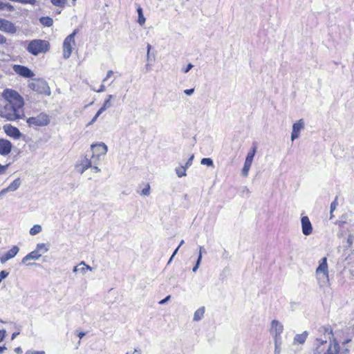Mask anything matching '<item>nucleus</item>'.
Here are the masks:
<instances>
[{"mask_svg": "<svg viewBox=\"0 0 354 354\" xmlns=\"http://www.w3.org/2000/svg\"><path fill=\"white\" fill-rule=\"evenodd\" d=\"M3 102L0 104V117L13 121L24 115L23 97L15 91L6 89L2 93Z\"/></svg>", "mask_w": 354, "mask_h": 354, "instance_id": "1", "label": "nucleus"}, {"mask_svg": "<svg viewBox=\"0 0 354 354\" xmlns=\"http://www.w3.org/2000/svg\"><path fill=\"white\" fill-rule=\"evenodd\" d=\"M316 277L319 286L322 288L330 287V281L328 276V268L326 257L321 259L319 265L315 271Z\"/></svg>", "mask_w": 354, "mask_h": 354, "instance_id": "2", "label": "nucleus"}, {"mask_svg": "<svg viewBox=\"0 0 354 354\" xmlns=\"http://www.w3.org/2000/svg\"><path fill=\"white\" fill-rule=\"evenodd\" d=\"M49 48L50 44L48 41L36 39L28 42L26 50L30 54L37 56L39 54L46 53Z\"/></svg>", "mask_w": 354, "mask_h": 354, "instance_id": "3", "label": "nucleus"}, {"mask_svg": "<svg viewBox=\"0 0 354 354\" xmlns=\"http://www.w3.org/2000/svg\"><path fill=\"white\" fill-rule=\"evenodd\" d=\"M30 89L40 94L50 95V90L47 82L42 79H34L29 83Z\"/></svg>", "mask_w": 354, "mask_h": 354, "instance_id": "4", "label": "nucleus"}, {"mask_svg": "<svg viewBox=\"0 0 354 354\" xmlns=\"http://www.w3.org/2000/svg\"><path fill=\"white\" fill-rule=\"evenodd\" d=\"M77 33V30H74L73 32L67 36L63 42V57L68 59L72 53L73 48L75 44V37Z\"/></svg>", "mask_w": 354, "mask_h": 354, "instance_id": "5", "label": "nucleus"}, {"mask_svg": "<svg viewBox=\"0 0 354 354\" xmlns=\"http://www.w3.org/2000/svg\"><path fill=\"white\" fill-rule=\"evenodd\" d=\"M50 120L48 115L44 113H41L37 116L28 118L26 120L29 127H44L49 124Z\"/></svg>", "mask_w": 354, "mask_h": 354, "instance_id": "6", "label": "nucleus"}, {"mask_svg": "<svg viewBox=\"0 0 354 354\" xmlns=\"http://www.w3.org/2000/svg\"><path fill=\"white\" fill-rule=\"evenodd\" d=\"M91 149L92 151L91 159L100 160L101 157L106 153L108 147L104 142H100L91 145Z\"/></svg>", "mask_w": 354, "mask_h": 354, "instance_id": "7", "label": "nucleus"}, {"mask_svg": "<svg viewBox=\"0 0 354 354\" xmlns=\"http://www.w3.org/2000/svg\"><path fill=\"white\" fill-rule=\"evenodd\" d=\"M256 151H257V147H254L252 148V149L250 152H248V153L246 156L244 166H243L242 171H241V174L244 177H247L248 176V172L250 169V167H251V165H252V163L253 161L254 156L256 153Z\"/></svg>", "mask_w": 354, "mask_h": 354, "instance_id": "8", "label": "nucleus"}, {"mask_svg": "<svg viewBox=\"0 0 354 354\" xmlns=\"http://www.w3.org/2000/svg\"><path fill=\"white\" fill-rule=\"evenodd\" d=\"M350 341L347 339L340 343L333 339V354H350L349 348L346 346Z\"/></svg>", "mask_w": 354, "mask_h": 354, "instance_id": "9", "label": "nucleus"}, {"mask_svg": "<svg viewBox=\"0 0 354 354\" xmlns=\"http://www.w3.org/2000/svg\"><path fill=\"white\" fill-rule=\"evenodd\" d=\"M12 69L16 74L23 77L30 78L34 76V73L25 66L15 64Z\"/></svg>", "mask_w": 354, "mask_h": 354, "instance_id": "10", "label": "nucleus"}, {"mask_svg": "<svg viewBox=\"0 0 354 354\" xmlns=\"http://www.w3.org/2000/svg\"><path fill=\"white\" fill-rule=\"evenodd\" d=\"M91 167V158H88L87 156L79 160L75 165V170L82 174L85 171Z\"/></svg>", "mask_w": 354, "mask_h": 354, "instance_id": "11", "label": "nucleus"}, {"mask_svg": "<svg viewBox=\"0 0 354 354\" xmlns=\"http://www.w3.org/2000/svg\"><path fill=\"white\" fill-rule=\"evenodd\" d=\"M283 330V325L277 320H273L271 323V333L274 339L281 340V334Z\"/></svg>", "mask_w": 354, "mask_h": 354, "instance_id": "12", "label": "nucleus"}, {"mask_svg": "<svg viewBox=\"0 0 354 354\" xmlns=\"http://www.w3.org/2000/svg\"><path fill=\"white\" fill-rule=\"evenodd\" d=\"M0 30L10 34H15L17 32V28L11 21L2 19L0 23Z\"/></svg>", "mask_w": 354, "mask_h": 354, "instance_id": "13", "label": "nucleus"}, {"mask_svg": "<svg viewBox=\"0 0 354 354\" xmlns=\"http://www.w3.org/2000/svg\"><path fill=\"white\" fill-rule=\"evenodd\" d=\"M302 233L306 235H310L313 232V226L307 216H304L301 218Z\"/></svg>", "mask_w": 354, "mask_h": 354, "instance_id": "14", "label": "nucleus"}, {"mask_svg": "<svg viewBox=\"0 0 354 354\" xmlns=\"http://www.w3.org/2000/svg\"><path fill=\"white\" fill-rule=\"evenodd\" d=\"M304 127V122L302 119L298 120L296 123L292 125V131L291 133L292 141L298 138L299 136V132Z\"/></svg>", "mask_w": 354, "mask_h": 354, "instance_id": "15", "label": "nucleus"}, {"mask_svg": "<svg viewBox=\"0 0 354 354\" xmlns=\"http://www.w3.org/2000/svg\"><path fill=\"white\" fill-rule=\"evenodd\" d=\"M19 249L17 246L14 245L9 251L3 255H0V261L1 263H5L10 259L15 257L19 252Z\"/></svg>", "mask_w": 354, "mask_h": 354, "instance_id": "16", "label": "nucleus"}, {"mask_svg": "<svg viewBox=\"0 0 354 354\" xmlns=\"http://www.w3.org/2000/svg\"><path fill=\"white\" fill-rule=\"evenodd\" d=\"M12 144L7 140L0 139V154L6 156L11 151Z\"/></svg>", "mask_w": 354, "mask_h": 354, "instance_id": "17", "label": "nucleus"}, {"mask_svg": "<svg viewBox=\"0 0 354 354\" xmlns=\"http://www.w3.org/2000/svg\"><path fill=\"white\" fill-rule=\"evenodd\" d=\"M41 256L35 250L31 252L28 253L22 259V263H25L26 261L30 260H38Z\"/></svg>", "mask_w": 354, "mask_h": 354, "instance_id": "18", "label": "nucleus"}, {"mask_svg": "<svg viewBox=\"0 0 354 354\" xmlns=\"http://www.w3.org/2000/svg\"><path fill=\"white\" fill-rule=\"evenodd\" d=\"M6 133L9 136L14 138L15 139L19 138L21 136V133L19 131V130L17 128L12 126L8 127Z\"/></svg>", "mask_w": 354, "mask_h": 354, "instance_id": "19", "label": "nucleus"}, {"mask_svg": "<svg viewBox=\"0 0 354 354\" xmlns=\"http://www.w3.org/2000/svg\"><path fill=\"white\" fill-rule=\"evenodd\" d=\"M50 249L48 243H38L35 249L41 256L46 253Z\"/></svg>", "mask_w": 354, "mask_h": 354, "instance_id": "20", "label": "nucleus"}, {"mask_svg": "<svg viewBox=\"0 0 354 354\" xmlns=\"http://www.w3.org/2000/svg\"><path fill=\"white\" fill-rule=\"evenodd\" d=\"M205 313V307H201L198 310H196L194 314L193 319L194 321H199L201 320L204 315Z\"/></svg>", "mask_w": 354, "mask_h": 354, "instance_id": "21", "label": "nucleus"}, {"mask_svg": "<svg viewBox=\"0 0 354 354\" xmlns=\"http://www.w3.org/2000/svg\"><path fill=\"white\" fill-rule=\"evenodd\" d=\"M39 22L44 26L50 27L53 24V20L50 17H42L39 19Z\"/></svg>", "mask_w": 354, "mask_h": 354, "instance_id": "22", "label": "nucleus"}, {"mask_svg": "<svg viewBox=\"0 0 354 354\" xmlns=\"http://www.w3.org/2000/svg\"><path fill=\"white\" fill-rule=\"evenodd\" d=\"M137 12H138V23L140 26H142L143 24H145L146 19H145V17L143 15L142 9V8L140 6L138 7Z\"/></svg>", "mask_w": 354, "mask_h": 354, "instance_id": "23", "label": "nucleus"}, {"mask_svg": "<svg viewBox=\"0 0 354 354\" xmlns=\"http://www.w3.org/2000/svg\"><path fill=\"white\" fill-rule=\"evenodd\" d=\"M187 169V168L185 166H182V165L176 167L175 171H176V174L177 176L179 178L185 176L187 175V174H186Z\"/></svg>", "mask_w": 354, "mask_h": 354, "instance_id": "24", "label": "nucleus"}, {"mask_svg": "<svg viewBox=\"0 0 354 354\" xmlns=\"http://www.w3.org/2000/svg\"><path fill=\"white\" fill-rule=\"evenodd\" d=\"M21 180L20 178H17L15 179V180H13V182H12L10 185H9V189L11 192H15L16 191L20 186L21 185Z\"/></svg>", "mask_w": 354, "mask_h": 354, "instance_id": "25", "label": "nucleus"}, {"mask_svg": "<svg viewBox=\"0 0 354 354\" xmlns=\"http://www.w3.org/2000/svg\"><path fill=\"white\" fill-rule=\"evenodd\" d=\"M100 160H92L91 159V171L94 173H100L101 169L98 167Z\"/></svg>", "mask_w": 354, "mask_h": 354, "instance_id": "26", "label": "nucleus"}, {"mask_svg": "<svg viewBox=\"0 0 354 354\" xmlns=\"http://www.w3.org/2000/svg\"><path fill=\"white\" fill-rule=\"evenodd\" d=\"M307 337L306 333H304L302 334H297L295 337V342H297L299 344H303L304 343Z\"/></svg>", "mask_w": 354, "mask_h": 354, "instance_id": "27", "label": "nucleus"}, {"mask_svg": "<svg viewBox=\"0 0 354 354\" xmlns=\"http://www.w3.org/2000/svg\"><path fill=\"white\" fill-rule=\"evenodd\" d=\"M79 266H81L80 271L82 274H85L87 270H92V268L90 266L86 265L84 261H82L79 264Z\"/></svg>", "mask_w": 354, "mask_h": 354, "instance_id": "28", "label": "nucleus"}, {"mask_svg": "<svg viewBox=\"0 0 354 354\" xmlns=\"http://www.w3.org/2000/svg\"><path fill=\"white\" fill-rule=\"evenodd\" d=\"M42 227L40 225H34L30 230L29 233L31 235H36L41 232Z\"/></svg>", "mask_w": 354, "mask_h": 354, "instance_id": "29", "label": "nucleus"}, {"mask_svg": "<svg viewBox=\"0 0 354 354\" xmlns=\"http://www.w3.org/2000/svg\"><path fill=\"white\" fill-rule=\"evenodd\" d=\"M350 216H351V213L346 212L342 215V216L339 221H336V223H339V225H342V224L347 222V221L349 219Z\"/></svg>", "mask_w": 354, "mask_h": 354, "instance_id": "30", "label": "nucleus"}, {"mask_svg": "<svg viewBox=\"0 0 354 354\" xmlns=\"http://www.w3.org/2000/svg\"><path fill=\"white\" fill-rule=\"evenodd\" d=\"M50 1L53 6L63 8L66 6L67 0H50Z\"/></svg>", "mask_w": 354, "mask_h": 354, "instance_id": "31", "label": "nucleus"}, {"mask_svg": "<svg viewBox=\"0 0 354 354\" xmlns=\"http://www.w3.org/2000/svg\"><path fill=\"white\" fill-rule=\"evenodd\" d=\"M113 97V95H109L107 97V99L104 101L103 105H102V109H106L110 108L112 106V104L111 102V100Z\"/></svg>", "mask_w": 354, "mask_h": 354, "instance_id": "32", "label": "nucleus"}, {"mask_svg": "<svg viewBox=\"0 0 354 354\" xmlns=\"http://www.w3.org/2000/svg\"><path fill=\"white\" fill-rule=\"evenodd\" d=\"M201 165H207L208 167H213L214 162L213 160L209 158H204L201 161Z\"/></svg>", "mask_w": 354, "mask_h": 354, "instance_id": "33", "label": "nucleus"}, {"mask_svg": "<svg viewBox=\"0 0 354 354\" xmlns=\"http://www.w3.org/2000/svg\"><path fill=\"white\" fill-rule=\"evenodd\" d=\"M8 9L9 10H13V6L8 3H3L0 1V10Z\"/></svg>", "mask_w": 354, "mask_h": 354, "instance_id": "34", "label": "nucleus"}, {"mask_svg": "<svg viewBox=\"0 0 354 354\" xmlns=\"http://www.w3.org/2000/svg\"><path fill=\"white\" fill-rule=\"evenodd\" d=\"M280 344H281V340L274 339V354H279L280 353Z\"/></svg>", "mask_w": 354, "mask_h": 354, "instance_id": "35", "label": "nucleus"}, {"mask_svg": "<svg viewBox=\"0 0 354 354\" xmlns=\"http://www.w3.org/2000/svg\"><path fill=\"white\" fill-rule=\"evenodd\" d=\"M150 194V185L147 184L145 187L142 190L141 195L149 196Z\"/></svg>", "mask_w": 354, "mask_h": 354, "instance_id": "36", "label": "nucleus"}, {"mask_svg": "<svg viewBox=\"0 0 354 354\" xmlns=\"http://www.w3.org/2000/svg\"><path fill=\"white\" fill-rule=\"evenodd\" d=\"M201 259H202V257L201 255H198V259H197V261L196 262V264L194 266V268H192V271L194 272H196L197 271V270H198V267H199V266L201 264Z\"/></svg>", "mask_w": 354, "mask_h": 354, "instance_id": "37", "label": "nucleus"}, {"mask_svg": "<svg viewBox=\"0 0 354 354\" xmlns=\"http://www.w3.org/2000/svg\"><path fill=\"white\" fill-rule=\"evenodd\" d=\"M25 354H46V353L44 351H37L29 350V351H26Z\"/></svg>", "mask_w": 354, "mask_h": 354, "instance_id": "38", "label": "nucleus"}, {"mask_svg": "<svg viewBox=\"0 0 354 354\" xmlns=\"http://www.w3.org/2000/svg\"><path fill=\"white\" fill-rule=\"evenodd\" d=\"M194 156L192 154L190 158L188 159V160L185 163V167L187 168H189L192 165V161L194 160Z\"/></svg>", "mask_w": 354, "mask_h": 354, "instance_id": "39", "label": "nucleus"}, {"mask_svg": "<svg viewBox=\"0 0 354 354\" xmlns=\"http://www.w3.org/2000/svg\"><path fill=\"white\" fill-rule=\"evenodd\" d=\"M8 166H9V164H7L6 165H1L0 164V175L4 174L6 172Z\"/></svg>", "mask_w": 354, "mask_h": 354, "instance_id": "40", "label": "nucleus"}, {"mask_svg": "<svg viewBox=\"0 0 354 354\" xmlns=\"http://www.w3.org/2000/svg\"><path fill=\"white\" fill-rule=\"evenodd\" d=\"M6 335V331L5 330H0V342H1Z\"/></svg>", "mask_w": 354, "mask_h": 354, "instance_id": "41", "label": "nucleus"}, {"mask_svg": "<svg viewBox=\"0 0 354 354\" xmlns=\"http://www.w3.org/2000/svg\"><path fill=\"white\" fill-rule=\"evenodd\" d=\"M193 65L192 64H188L186 66V68H185L183 69V71L184 73H188L192 68H193Z\"/></svg>", "mask_w": 354, "mask_h": 354, "instance_id": "42", "label": "nucleus"}, {"mask_svg": "<svg viewBox=\"0 0 354 354\" xmlns=\"http://www.w3.org/2000/svg\"><path fill=\"white\" fill-rule=\"evenodd\" d=\"M113 71L110 70V71H108L107 73H106V76L105 77V78L103 80V82H105L112 75H113Z\"/></svg>", "mask_w": 354, "mask_h": 354, "instance_id": "43", "label": "nucleus"}, {"mask_svg": "<svg viewBox=\"0 0 354 354\" xmlns=\"http://www.w3.org/2000/svg\"><path fill=\"white\" fill-rule=\"evenodd\" d=\"M194 88H190V89H185L184 91V93L187 95H191L194 93Z\"/></svg>", "mask_w": 354, "mask_h": 354, "instance_id": "44", "label": "nucleus"}, {"mask_svg": "<svg viewBox=\"0 0 354 354\" xmlns=\"http://www.w3.org/2000/svg\"><path fill=\"white\" fill-rule=\"evenodd\" d=\"M171 298V296L170 295H168L167 296L165 299H162L161 301H159V304H165L166 302H167Z\"/></svg>", "mask_w": 354, "mask_h": 354, "instance_id": "45", "label": "nucleus"}, {"mask_svg": "<svg viewBox=\"0 0 354 354\" xmlns=\"http://www.w3.org/2000/svg\"><path fill=\"white\" fill-rule=\"evenodd\" d=\"M6 38L3 35L0 34V45L6 44Z\"/></svg>", "mask_w": 354, "mask_h": 354, "instance_id": "46", "label": "nucleus"}, {"mask_svg": "<svg viewBox=\"0 0 354 354\" xmlns=\"http://www.w3.org/2000/svg\"><path fill=\"white\" fill-rule=\"evenodd\" d=\"M93 90H94L95 91L97 92V93H102V92L105 91V90H106V89H105V86H104V84H102V85H100V86L99 89H97V90H95V89H93Z\"/></svg>", "mask_w": 354, "mask_h": 354, "instance_id": "47", "label": "nucleus"}, {"mask_svg": "<svg viewBox=\"0 0 354 354\" xmlns=\"http://www.w3.org/2000/svg\"><path fill=\"white\" fill-rule=\"evenodd\" d=\"M178 249H179V246H178V248H177L174 250V252H173V254H172V255H171V258L169 259V261H168V263H169L171 261V260H172L173 257H174L176 254V253L178 252Z\"/></svg>", "mask_w": 354, "mask_h": 354, "instance_id": "48", "label": "nucleus"}, {"mask_svg": "<svg viewBox=\"0 0 354 354\" xmlns=\"http://www.w3.org/2000/svg\"><path fill=\"white\" fill-rule=\"evenodd\" d=\"M105 109H102V107H101L98 111L96 113L95 115L98 118L103 111H104Z\"/></svg>", "mask_w": 354, "mask_h": 354, "instance_id": "49", "label": "nucleus"}, {"mask_svg": "<svg viewBox=\"0 0 354 354\" xmlns=\"http://www.w3.org/2000/svg\"><path fill=\"white\" fill-rule=\"evenodd\" d=\"M86 335V333L83 332V331H80V333H78L77 335L78 337H80V339H82L83 338V337H84Z\"/></svg>", "mask_w": 354, "mask_h": 354, "instance_id": "50", "label": "nucleus"}, {"mask_svg": "<svg viewBox=\"0 0 354 354\" xmlns=\"http://www.w3.org/2000/svg\"><path fill=\"white\" fill-rule=\"evenodd\" d=\"M15 352L17 354H21V353H22V350L20 347H17V348H15Z\"/></svg>", "mask_w": 354, "mask_h": 354, "instance_id": "51", "label": "nucleus"}, {"mask_svg": "<svg viewBox=\"0 0 354 354\" xmlns=\"http://www.w3.org/2000/svg\"><path fill=\"white\" fill-rule=\"evenodd\" d=\"M97 119V117L95 115V116L93 118V119L91 120V122L88 123V125H91L93 124Z\"/></svg>", "mask_w": 354, "mask_h": 354, "instance_id": "52", "label": "nucleus"}, {"mask_svg": "<svg viewBox=\"0 0 354 354\" xmlns=\"http://www.w3.org/2000/svg\"><path fill=\"white\" fill-rule=\"evenodd\" d=\"M203 252H205V249H204V248H203V247L200 246V247H199V252H198V255H201V256L202 257V253H203Z\"/></svg>", "mask_w": 354, "mask_h": 354, "instance_id": "53", "label": "nucleus"}, {"mask_svg": "<svg viewBox=\"0 0 354 354\" xmlns=\"http://www.w3.org/2000/svg\"><path fill=\"white\" fill-rule=\"evenodd\" d=\"M8 192H11L9 189V187H7L6 188H4L2 189L1 191V194H5V193H7Z\"/></svg>", "mask_w": 354, "mask_h": 354, "instance_id": "54", "label": "nucleus"}, {"mask_svg": "<svg viewBox=\"0 0 354 354\" xmlns=\"http://www.w3.org/2000/svg\"><path fill=\"white\" fill-rule=\"evenodd\" d=\"M19 334V332H15V333H13L12 335V337H11V339L12 340H13L14 339H15V337Z\"/></svg>", "mask_w": 354, "mask_h": 354, "instance_id": "55", "label": "nucleus"}, {"mask_svg": "<svg viewBox=\"0 0 354 354\" xmlns=\"http://www.w3.org/2000/svg\"><path fill=\"white\" fill-rule=\"evenodd\" d=\"M80 267H81V266H79V265H78V266H75V267L73 268V272H77V271H80Z\"/></svg>", "mask_w": 354, "mask_h": 354, "instance_id": "56", "label": "nucleus"}, {"mask_svg": "<svg viewBox=\"0 0 354 354\" xmlns=\"http://www.w3.org/2000/svg\"><path fill=\"white\" fill-rule=\"evenodd\" d=\"M331 347H332V344L330 343L329 346H328V349L327 352L325 354H332V353H330Z\"/></svg>", "mask_w": 354, "mask_h": 354, "instance_id": "57", "label": "nucleus"}, {"mask_svg": "<svg viewBox=\"0 0 354 354\" xmlns=\"http://www.w3.org/2000/svg\"><path fill=\"white\" fill-rule=\"evenodd\" d=\"M151 45L150 44H148L147 45V56L149 57V52H150V50H151Z\"/></svg>", "mask_w": 354, "mask_h": 354, "instance_id": "58", "label": "nucleus"}, {"mask_svg": "<svg viewBox=\"0 0 354 354\" xmlns=\"http://www.w3.org/2000/svg\"><path fill=\"white\" fill-rule=\"evenodd\" d=\"M6 347L5 346H0V353H2L3 351L6 350Z\"/></svg>", "mask_w": 354, "mask_h": 354, "instance_id": "59", "label": "nucleus"}, {"mask_svg": "<svg viewBox=\"0 0 354 354\" xmlns=\"http://www.w3.org/2000/svg\"><path fill=\"white\" fill-rule=\"evenodd\" d=\"M329 214H330V218H332V203L330 205Z\"/></svg>", "mask_w": 354, "mask_h": 354, "instance_id": "60", "label": "nucleus"}, {"mask_svg": "<svg viewBox=\"0 0 354 354\" xmlns=\"http://www.w3.org/2000/svg\"><path fill=\"white\" fill-rule=\"evenodd\" d=\"M135 353H138V350L135 349L133 352H132V353L127 352L126 354H135Z\"/></svg>", "mask_w": 354, "mask_h": 354, "instance_id": "61", "label": "nucleus"}, {"mask_svg": "<svg viewBox=\"0 0 354 354\" xmlns=\"http://www.w3.org/2000/svg\"><path fill=\"white\" fill-rule=\"evenodd\" d=\"M183 243H184V241H183V240H182V241H180V243L179 245H178V246H179V248H180V247Z\"/></svg>", "mask_w": 354, "mask_h": 354, "instance_id": "62", "label": "nucleus"}, {"mask_svg": "<svg viewBox=\"0 0 354 354\" xmlns=\"http://www.w3.org/2000/svg\"><path fill=\"white\" fill-rule=\"evenodd\" d=\"M335 201H333V211L335 210Z\"/></svg>", "mask_w": 354, "mask_h": 354, "instance_id": "63", "label": "nucleus"}, {"mask_svg": "<svg viewBox=\"0 0 354 354\" xmlns=\"http://www.w3.org/2000/svg\"><path fill=\"white\" fill-rule=\"evenodd\" d=\"M135 354H141L140 351H138V353H135Z\"/></svg>", "mask_w": 354, "mask_h": 354, "instance_id": "64", "label": "nucleus"}]
</instances>
